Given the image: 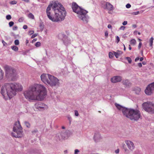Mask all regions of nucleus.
Listing matches in <instances>:
<instances>
[{
    "instance_id": "obj_1",
    "label": "nucleus",
    "mask_w": 154,
    "mask_h": 154,
    "mask_svg": "<svg viewBox=\"0 0 154 154\" xmlns=\"http://www.w3.org/2000/svg\"><path fill=\"white\" fill-rule=\"evenodd\" d=\"M46 11L48 18L53 22L62 21L66 16V12L64 8L60 4L55 2L48 6Z\"/></svg>"
},
{
    "instance_id": "obj_2",
    "label": "nucleus",
    "mask_w": 154,
    "mask_h": 154,
    "mask_svg": "<svg viewBox=\"0 0 154 154\" xmlns=\"http://www.w3.org/2000/svg\"><path fill=\"white\" fill-rule=\"evenodd\" d=\"M47 92L46 89L44 86L35 84L30 87L24 92L23 94L26 98L29 101H41L45 98Z\"/></svg>"
},
{
    "instance_id": "obj_3",
    "label": "nucleus",
    "mask_w": 154,
    "mask_h": 154,
    "mask_svg": "<svg viewBox=\"0 0 154 154\" xmlns=\"http://www.w3.org/2000/svg\"><path fill=\"white\" fill-rule=\"evenodd\" d=\"M22 90L21 85L16 83H5L2 86L1 93L5 100L11 98L17 93Z\"/></svg>"
},
{
    "instance_id": "obj_4",
    "label": "nucleus",
    "mask_w": 154,
    "mask_h": 154,
    "mask_svg": "<svg viewBox=\"0 0 154 154\" xmlns=\"http://www.w3.org/2000/svg\"><path fill=\"white\" fill-rule=\"evenodd\" d=\"M115 105L117 109L121 111L123 115L133 121H137L142 116L140 111L137 109H129L115 103Z\"/></svg>"
},
{
    "instance_id": "obj_5",
    "label": "nucleus",
    "mask_w": 154,
    "mask_h": 154,
    "mask_svg": "<svg viewBox=\"0 0 154 154\" xmlns=\"http://www.w3.org/2000/svg\"><path fill=\"white\" fill-rule=\"evenodd\" d=\"M41 78L43 82L51 87L58 86L60 84L57 78L49 74H43L41 76Z\"/></svg>"
},
{
    "instance_id": "obj_6",
    "label": "nucleus",
    "mask_w": 154,
    "mask_h": 154,
    "mask_svg": "<svg viewBox=\"0 0 154 154\" xmlns=\"http://www.w3.org/2000/svg\"><path fill=\"white\" fill-rule=\"evenodd\" d=\"M72 8L73 11L77 14L78 17L80 20L85 23L88 22V18L86 15L88 12L82 9L75 2L72 3Z\"/></svg>"
},
{
    "instance_id": "obj_7",
    "label": "nucleus",
    "mask_w": 154,
    "mask_h": 154,
    "mask_svg": "<svg viewBox=\"0 0 154 154\" xmlns=\"http://www.w3.org/2000/svg\"><path fill=\"white\" fill-rule=\"evenodd\" d=\"M13 132L11 136L16 138H20L23 136V128L21 126L19 121L16 122L13 128Z\"/></svg>"
},
{
    "instance_id": "obj_8",
    "label": "nucleus",
    "mask_w": 154,
    "mask_h": 154,
    "mask_svg": "<svg viewBox=\"0 0 154 154\" xmlns=\"http://www.w3.org/2000/svg\"><path fill=\"white\" fill-rule=\"evenodd\" d=\"M4 68L6 75L8 77L13 80H15L17 78V72L14 68L8 65H5Z\"/></svg>"
},
{
    "instance_id": "obj_9",
    "label": "nucleus",
    "mask_w": 154,
    "mask_h": 154,
    "mask_svg": "<svg viewBox=\"0 0 154 154\" xmlns=\"http://www.w3.org/2000/svg\"><path fill=\"white\" fill-rule=\"evenodd\" d=\"M143 109L150 113H154V103L150 102L144 103L142 104Z\"/></svg>"
},
{
    "instance_id": "obj_10",
    "label": "nucleus",
    "mask_w": 154,
    "mask_h": 154,
    "mask_svg": "<svg viewBox=\"0 0 154 154\" xmlns=\"http://www.w3.org/2000/svg\"><path fill=\"white\" fill-rule=\"evenodd\" d=\"M101 4L103 8L108 10L109 11L108 13L111 14L110 11L114 10L113 6L109 2L105 1L102 2Z\"/></svg>"
},
{
    "instance_id": "obj_11",
    "label": "nucleus",
    "mask_w": 154,
    "mask_h": 154,
    "mask_svg": "<svg viewBox=\"0 0 154 154\" xmlns=\"http://www.w3.org/2000/svg\"><path fill=\"white\" fill-rule=\"evenodd\" d=\"M154 91V82L149 84L145 90V94L147 95H151Z\"/></svg>"
},
{
    "instance_id": "obj_12",
    "label": "nucleus",
    "mask_w": 154,
    "mask_h": 154,
    "mask_svg": "<svg viewBox=\"0 0 154 154\" xmlns=\"http://www.w3.org/2000/svg\"><path fill=\"white\" fill-rule=\"evenodd\" d=\"M35 108L40 111H43L48 108V106L42 103H36L35 105Z\"/></svg>"
},
{
    "instance_id": "obj_13",
    "label": "nucleus",
    "mask_w": 154,
    "mask_h": 154,
    "mask_svg": "<svg viewBox=\"0 0 154 154\" xmlns=\"http://www.w3.org/2000/svg\"><path fill=\"white\" fill-rule=\"evenodd\" d=\"M126 144L128 149L131 151H132L135 148V146L133 142L131 141L127 140L125 141Z\"/></svg>"
},
{
    "instance_id": "obj_14",
    "label": "nucleus",
    "mask_w": 154,
    "mask_h": 154,
    "mask_svg": "<svg viewBox=\"0 0 154 154\" xmlns=\"http://www.w3.org/2000/svg\"><path fill=\"white\" fill-rule=\"evenodd\" d=\"M122 80V78L121 76H116L112 78L111 79V81L113 83H116L121 82Z\"/></svg>"
},
{
    "instance_id": "obj_15",
    "label": "nucleus",
    "mask_w": 154,
    "mask_h": 154,
    "mask_svg": "<svg viewBox=\"0 0 154 154\" xmlns=\"http://www.w3.org/2000/svg\"><path fill=\"white\" fill-rule=\"evenodd\" d=\"M94 138L95 141L97 142L101 139L102 138L100 133L97 132L95 133Z\"/></svg>"
},
{
    "instance_id": "obj_16",
    "label": "nucleus",
    "mask_w": 154,
    "mask_h": 154,
    "mask_svg": "<svg viewBox=\"0 0 154 154\" xmlns=\"http://www.w3.org/2000/svg\"><path fill=\"white\" fill-rule=\"evenodd\" d=\"M123 84L125 85L126 87H129L131 85L130 82L128 80H124L122 82Z\"/></svg>"
},
{
    "instance_id": "obj_17",
    "label": "nucleus",
    "mask_w": 154,
    "mask_h": 154,
    "mask_svg": "<svg viewBox=\"0 0 154 154\" xmlns=\"http://www.w3.org/2000/svg\"><path fill=\"white\" fill-rule=\"evenodd\" d=\"M113 54L116 58H117L119 56L122 54V52L121 51L117 50L116 52L113 51Z\"/></svg>"
},
{
    "instance_id": "obj_18",
    "label": "nucleus",
    "mask_w": 154,
    "mask_h": 154,
    "mask_svg": "<svg viewBox=\"0 0 154 154\" xmlns=\"http://www.w3.org/2000/svg\"><path fill=\"white\" fill-rule=\"evenodd\" d=\"M65 133H62L60 135H58L57 136V139L59 140H60L62 139H64L65 138L64 136Z\"/></svg>"
},
{
    "instance_id": "obj_19",
    "label": "nucleus",
    "mask_w": 154,
    "mask_h": 154,
    "mask_svg": "<svg viewBox=\"0 0 154 154\" xmlns=\"http://www.w3.org/2000/svg\"><path fill=\"white\" fill-rule=\"evenodd\" d=\"M153 38L152 37L150 38V39L149 40V45L152 48V46L153 45Z\"/></svg>"
},
{
    "instance_id": "obj_20",
    "label": "nucleus",
    "mask_w": 154,
    "mask_h": 154,
    "mask_svg": "<svg viewBox=\"0 0 154 154\" xmlns=\"http://www.w3.org/2000/svg\"><path fill=\"white\" fill-rule=\"evenodd\" d=\"M11 48L12 50L15 51H17L18 50V48L15 46H12Z\"/></svg>"
},
{
    "instance_id": "obj_21",
    "label": "nucleus",
    "mask_w": 154,
    "mask_h": 154,
    "mask_svg": "<svg viewBox=\"0 0 154 154\" xmlns=\"http://www.w3.org/2000/svg\"><path fill=\"white\" fill-rule=\"evenodd\" d=\"M136 40L134 39H131L130 42V44L133 45H135L136 44Z\"/></svg>"
},
{
    "instance_id": "obj_22",
    "label": "nucleus",
    "mask_w": 154,
    "mask_h": 154,
    "mask_svg": "<svg viewBox=\"0 0 154 154\" xmlns=\"http://www.w3.org/2000/svg\"><path fill=\"white\" fill-rule=\"evenodd\" d=\"M24 124L28 128H30V124L28 122L25 121L24 122Z\"/></svg>"
},
{
    "instance_id": "obj_23",
    "label": "nucleus",
    "mask_w": 154,
    "mask_h": 154,
    "mask_svg": "<svg viewBox=\"0 0 154 154\" xmlns=\"http://www.w3.org/2000/svg\"><path fill=\"white\" fill-rule=\"evenodd\" d=\"M135 93L137 94H138L141 91V89L140 88L137 87L136 88Z\"/></svg>"
},
{
    "instance_id": "obj_24",
    "label": "nucleus",
    "mask_w": 154,
    "mask_h": 154,
    "mask_svg": "<svg viewBox=\"0 0 154 154\" xmlns=\"http://www.w3.org/2000/svg\"><path fill=\"white\" fill-rule=\"evenodd\" d=\"M28 17L29 18L33 19L34 18V15L31 13H29L28 15Z\"/></svg>"
},
{
    "instance_id": "obj_25",
    "label": "nucleus",
    "mask_w": 154,
    "mask_h": 154,
    "mask_svg": "<svg viewBox=\"0 0 154 154\" xmlns=\"http://www.w3.org/2000/svg\"><path fill=\"white\" fill-rule=\"evenodd\" d=\"M125 59L127 60L129 63H131L132 60L130 57H125Z\"/></svg>"
},
{
    "instance_id": "obj_26",
    "label": "nucleus",
    "mask_w": 154,
    "mask_h": 154,
    "mask_svg": "<svg viewBox=\"0 0 154 154\" xmlns=\"http://www.w3.org/2000/svg\"><path fill=\"white\" fill-rule=\"evenodd\" d=\"M10 4L13 5H15L17 3V1L15 0L12 1L10 2Z\"/></svg>"
},
{
    "instance_id": "obj_27",
    "label": "nucleus",
    "mask_w": 154,
    "mask_h": 154,
    "mask_svg": "<svg viewBox=\"0 0 154 154\" xmlns=\"http://www.w3.org/2000/svg\"><path fill=\"white\" fill-rule=\"evenodd\" d=\"M113 53H112V52H109V58H112L113 56Z\"/></svg>"
},
{
    "instance_id": "obj_28",
    "label": "nucleus",
    "mask_w": 154,
    "mask_h": 154,
    "mask_svg": "<svg viewBox=\"0 0 154 154\" xmlns=\"http://www.w3.org/2000/svg\"><path fill=\"white\" fill-rule=\"evenodd\" d=\"M14 44L16 45H18L19 44V41L18 40H16L14 42Z\"/></svg>"
},
{
    "instance_id": "obj_29",
    "label": "nucleus",
    "mask_w": 154,
    "mask_h": 154,
    "mask_svg": "<svg viewBox=\"0 0 154 154\" xmlns=\"http://www.w3.org/2000/svg\"><path fill=\"white\" fill-rule=\"evenodd\" d=\"M41 43L39 42H37L35 44V45L37 47H38L41 45Z\"/></svg>"
},
{
    "instance_id": "obj_30",
    "label": "nucleus",
    "mask_w": 154,
    "mask_h": 154,
    "mask_svg": "<svg viewBox=\"0 0 154 154\" xmlns=\"http://www.w3.org/2000/svg\"><path fill=\"white\" fill-rule=\"evenodd\" d=\"M11 18V16L10 15H8L6 16V18L8 20H9Z\"/></svg>"
},
{
    "instance_id": "obj_31",
    "label": "nucleus",
    "mask_w": 154,
    "mask_h": 154,
    "mask_svg": "<svg viewBox=\"0 0 154 154\" xmlns=\"http://www.w3.org/2000/svg\"><path fill=\"white\" fill-rule=\"evenodd\" d=\"M24 19V18L23 17H21L18 20V21L19 22H22L23 20Z\"/></svg>"
},
{
    "instance_id": "obj_32",
    "label": "nucleus",
    "mask_w": 154,
    "mask_h": 154,
    "mask_svg": "<svg viewBox=\"0 0 154 154\" xmlns=\"http://www.w3.org/2000/svg\"><path fill=\"white\" fill-rule=\"evenodd\" d=\"M14 24V23L13 21H11L9 23V25L10 27L12 26Z\"/></svg>"
},
{
    "instance_id": "obj_33",
    "label": "nucleus",
    "mask_w": 154,
    "mask_h": 154,
    "mask_svg": "<svg viewBox=\"0 0 154 154\" xmlns=\"http://www.w3.org/2000/svg\"><path fill=\"white\" fill-rule=\"evenodd\" d=\"M2 42L3 45L4 46H6L7 45V43L5 42L4 40H2Z\"/></svg>"
},
{
    "instance_id": "obj_34",
    "label": "nucleus",
    "mask_w": 154,
    "mask_h": 154,
    "mask_svg": "<svg viewBox=\"0 0 154 154\" xmlns=\"http://www.w3.org/2000/svg\"><path fill=\"white\" fill-rule=\"evenodd\" d=\"M139 11H137L136 12H133L132 13H131V14L132 15H137L139 14Z\"/></svg>"
},
{
    "instance_id": "obj_35",
    "label": "nucleus",
    "mask_w": 154,
    "mask_h": 154,
    "mask_svg": "<svg viewBox=\"0 0 154 154\" xmlns=\"http://www.w3.org/2000/svg\"><path fill=\"white\" fill-rule=\"evenodd\" d=\"M79 152V151L78 149H76L75 150L74 154H78Z\"/></svg>"
},
{
    "instance_id": "obj_36",
    "label": "nucleus",
    "mask_w": 154,
    "mask_h": 154,
    "mask_svg": "<svg viewBox=\"0 0 154 154\" xmlns=\"http://www.w3.org/2000/svg\"><path fill=\"white\" fill-rule=\"evenodd\" d=\"M131 5L128 3L126 5V8H130L131 7Z\"/></svg>"
},
{
    "instance_id": "obj_37",
    "label": "nucleus",
    "mask_w": 154,
    "mask_h": 154,
    "mask_svg": "<svg viewBox=\"0 0 154 154\" xmlns=\"http://www.w3.org/2000/svg\"><path fill=\"white\" fill-rule=\"evenodd\" d=\"M75 115L76 116H79V113L77 111L75 110Z\"/></svg>"
},
{
    "instance_id": "obj_38",
    "label": "nucleus",
    "mask_w": 154,
    "mask_h": 154,
    "mask_svg": "<svg viewBox=\"0 0 154 154\" xmlns=\"http://www.w3.org/2000/svg\"><path fill=\"white\" fill-rule=\"evenodd\" d=\"M37 35V34H36V33H35V34L33 35L32 36L31 38H35V37H36Z\"/></svg>"
},
{
    "instance_id": "obj_39",
    "label": "nucleus",
    "mask_w": 154,
    "mask_h": 154,
    "mask_svg": "<svg viewBox=\"0 0 154 154\" xmlns=\"http://www.w3.org/2000/svg\"><path fill=\"white\" fill-rule=\"evenodd\" d=\"M17 26H14L13 27V29L14 30H17Z\"/></svg>"
},
{
    "instance_id": "obj_40",
    "label": "nucleus",
    "mask_w": 154,
    "mask_h": 154,
    "mask_svg": "<svg viewBox=\"0 0 154 154\" xmlns=\"http://www.w3.org/2000/svg\"><path fill=\"white\" fill-rule=\"evenodd\" d=\"M125 27L123 26H121L119 28V29L120 30H124L125 29Z\"/></svg>"
},
{
    "instance_id": "obj_41",
    "label": "nucleus",
    "mask_w": 154,
    "mask_h": 154,
    "mask_svg": "<svg viewBox=\"0 0 154 154\" xmlns=\"http://www.w3.org/2000/svg\"><path fill=\"white\" fill-rule=\"evenodd\" d=\"M127 24V21H124L123 22L122 24L124 26L126 25Z\"/></svg>"
},
{
    "instance_id": "obj_42",
    "label": "nucleus",
    "mask_w": 154,
    "mask_h": 154,
    "mask_svg": "<svg viewBox=\"0 0 154 154\" xmlns=\"http://www.w3.org/2000/svg\"><path fill=\"white\" fill-rule=\"evenodd\" d=\"M34 31L33 30L30 31L29 32V33L30 35H31V34H33L34 33Z\"/></svg>"
},
{
    "instance_id": "obj_43",
    "label": "nucleus",
    "mask_w": 154,
    "mask_h": 154,
    "mask_svg": "<svg viewBox=\"0 0 154 154\" xmlns=\"http://www.w3.org/2000/svg\"><path fill=\"white\" fill-rule=\"evenodd\" d=\"M141 45H142V43L141 42H140L139 43V44L138 47L139 49H140V48L141 47Z\"/></svg>"
},
{
    "instance_id": "obj_44",
    "label": "nucleus",
    "mask_w": 154,
    "mask_h": 154,
    "mask_svg": "<svg viewBox=\"0 0 154 154\" xmlns=\"http://www.w3.org/2000/svg\"><path fill=\"white\" fill-rule=\"evenodd\" d=\"M116 39L117 41V43H118L120 41V39H119V36H117L116 37Z\"/></svg>"
},
{
    "instance_id": "obj_45",
    "label": "nucleus",
    "mask_w": 154,
    "mask_h": 154,
    "mask_svg": "<svg viewBox=\"0 0 154 154\" xmlns=\"http://www.w3.org/2000/svg\"><path fill=\"white\" fill-rule=\"evenodd\" d=\"M105 35L107 37L108 35V33L107 31H106L105 32Z\"/></svg>"
},
{
    "instance_id": "obj_46",
    "label": "nucleus",
    "mask_w": 154,
    "mask_h": 154,
    "mask_svg": "<svg viewBox=\"0 0 154 154\" xmlns=\"http://www.w3.org/2000/svg\"><path fill=\"white\" fill-rule=\"evenodd\" d=\"M138 66L139 67H141L142 66V63H138Z\"/></svg>"
},
{
    "instance_id": "obj_47",
    "label": "nucleus",
    "mask_w": 154,
    "mask_h": 154,
    "mask_svg": "<svg viewBox=\"0 0 154 154\" xmlns=\"http://www.w3.org/2000/svg\"><path fill=\"white\" fill-rule=\"evenodd\" d=\"M37 132H38V130H35L32 131V133H36Z\"/></svg>"
},
{
    "instance_id": "obj_48",
    "label": "nucleus",
    "mask_w": 154,
    "mask_h": 154,
    "mask_svg": "<svg viewBox=\"0 0 154 154\" xmlns=\"http://www.w3.org/2000/svg\"><path fill=\"white\" fill-rule=\"evenodd\" d=\"M27 25H24V26H23V29H27Z\"/></svg>"
},
{
    "instance_id": "obj_49",
    "label": "nucleus",
    "mask_w": 154,
    "mask_h": 154,
    "mask_svg": "<svg viewBox=\"0 0 154 154\" xmlns=\"http://www.w3.org/2000/svg\"><path fill=\"white\" fill-rule=\"evenodd\" d=\"M67 118L70 121V122L71 120V117L70 116H68L67 117Z\"/></svg>"
},
{
    "instance_id": "obj_50",
    "label": "nucleus",
    "mask_w": 154,
    "mask_h": 154,
    "mask_svg": "<svg viewBox=\"0 0 154 154\" xmlns=\"http://www.w3.org/2000/svg\"><path fill=\"white\" fill-rule=\"evenodd\" d=\"M112 27V26L110 24H109L108 25V28H111Z\"/></svg>"
},
{
    "instance_id": "obj_51",
    "label": "nucleus",
    "mask_w": 154,
    "mask_h": 154,
    "mask_svg": "<svg viewBox=\"0 0 154 154\" xmlns=\"http://www.w3.org/2000/svg\"><path fill=\"white\" fill-rule=\"evenodd\" d=\"M139 58L138 57H137L135 58V62L137 61L138 60H139Z\"/></svg>"
},
{
    "instance_id": "obj_52",
    "label": "nucleus",
    "mask_w": 154,
    "mask_h": 154,
    "mask_svg": "<svg viewBox=\"0 0 154 154\" xmlns=\"http://www.w3.org/2000/svg\"><path fill=\"white\" fill-rule=\"evenodd\" d=\"M119 152V149H117L115 151V152L116 153H118Z\"/></svg>"
},
{
    "instance_id": "obj_53",
    "label": "nucleus",
    "mask_w": 154,
    "mask_h": 154,
    "mask_svg": "<svg viewBox=\"0 0 154 154\" xmlns=\"http://www.w3.org/2000/svg\"><path fill=\"white\" fill-rule=\"evenodd\" d=\"M22 0L24 1L25 2H29V0Z\"/></svg>"
},
{
    "instance_id": "obj_54",
    "label": "nucleus",
    "mask_w": 154,
    "mask_h": 154,
    "mask_svg": "<svg viewBox=\"0 0 154 154\" xmlns=\"http://www.w3.org/2000/svg\"><path fill=\"white\" fill-rule=\"evenodd\" d=\"M132 26H133V27L134 28H136V27H137V26H136V25H135V24L133 25H132Z\"/></svg>"
},
{
    "instance_id": "obj_55",
    "label": "nucleus",
    "mask_w": 154,
    "mask_h": 154,
    "mask_svg": "<svg viewBox=\"0 0 154 154\" xmlns=\"http://www.w3.org/2000/svg\"><path fill=\"white\" fill-rule=\"evenodd\" d=\"M137 153H139V152L138 151H135L134 152V154H137Z\"/></svg>"
},
{
    "instance_id": "obj_56",
    "label": "nucleus",
    "mask_w": 154,
    "mask_h": 154,
    "mask_svg": "<svg viewBox=\"0 0 154 154\" xmlns=\"http://www.w3.org/2000/svg\"><path fill=\"white\" fill-rule=\"evenodd\" d=\"M143 59V57H141L140 59V61H142Z\"/></svg>"
},
{
    "instance_id": "obj_57",
    "label": "nucleus",
    "mask_w": 154,
    "mask_h": 154,
    "mask_svg": "<svg viewBox=\"0 0 154 154\" xmlns=\"http://www.w3.org/2000/svg\"><path fill=\"white\" fill-rule=\"evenodd\" d=\"M123 46L124 47V51H125L126 50V48H125V46L124 44H123Z\"/></svg>"
},
{
    "instance_id": "obj_58",
    "label": "nucleus",
    "mask_w": 154,
    "mask_h": 154,
    "mask_svg": "<svg viewBox=\"0 0 154 154\" xmlns=\"http://www.w3.org/2000/svg\"><path fill=\"white\" fill-rule=\"evenodd\" d=\"M129 49L130 50H131V47L130 45H129Z\"/></svg>"
},
{
    "instance_id": "obj_59",
    "label": "nucleus",
    "mask_w": 154,
    "mask_h": 154,
    "mask_svg": "<svg viewBox=\"0 0 154 154\" xmlns=\"http://www.w3.org/2000/svg\"><path fill=\"white\" fill-rule=\"evenodd\" d=\"M64 42L65 45H67L68 44V43L66 42H65V41H64Z\"/></svg>"
},
{
    "instance_id": "obj_60",
    "label": "nucleus",
    "mask_w": 154,
    "mask_h": 154,
    "mask_svg": "<svg viewBox=\"0 0 154 154\" xmlns=\"http://www.w3.org/2000/svg\"><path fill=\"white\" fill-rule=\"evenodd\" d=\"M142 63L143 65H145L146 64V63L145 62H143Z\"/></svg>"
},
{
    "instance_id": "obj_61",
    "label": "nucleus",
    "mask_w": 154,
    "mask_h": 154,
    "mask_svg": "<svg viewBox=\"0 0 154 154\" xmlns=\"http://www.w3.org/2000/svg\"><path fill=\"white\" fill-rule=\"evenodd\" d=\"M29 43V41L28 40H26V43L27 44Z\"/></svg>"
},
{
    "instance_id": "obj_62",
    "label": "nucleus",
    "mask_w": 154,
    "mask_h": 154,
    "mask_svg": "<svg viewBox=\"0 0 154 154\" xmlns=\"http://www.w3.org/2000/svg\"><path fill=\"white\" fill-rule=\"evenodd\" d=\"M36 41V39H34L33 40V41H34V42L35 41Z\"/></svg>"
},
{
    "instance_id": "obj_63",
    "label": "nucleus",
    "mask_w": 154,
    "mask_h": 154,
    "mask_svg": "<svg viewBox=\"0 0 154 154\" xmlns=\"http://www.w3.org/2000/svg\"><path fill=\"white\" fill-rule=\"evenodd\" d=\"M138 40H139V41H142L141 39H140V38H138Z\"/></svg>"
},
{
    "instance_id": "obj_64",
    "label": "nucleus",
    "mask_w": 154,
    "mask_h": 154,
    "mask_svg": "<svg viewBox=\"0 0 154 154\" xmlns=\"http://www.w3.org/2000/svg\"><path fill=\"white\" fill-rule=\"evenodd\" d=\"M62 128L63 129H64L65 128V127L64 126L62 127Z\"/></svg>"
}]
</instances>
